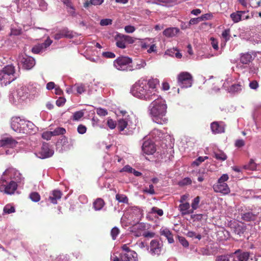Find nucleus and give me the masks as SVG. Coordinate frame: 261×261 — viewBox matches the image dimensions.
I'll use <instances>...</instances> for the list:
<instances>
[{
  "label": "nucleus",
  "mask_w": 261,
  "mask_h": 261,
  "mask_svg": "<svg viewBox=\"0 0 261 261\" xmlns=\"http://www.w3.org/2000/svg\"><path fill=\"white\" fill-rule=\"evenodd\" d=\"M15 67L13 65H8L0 70V82L2 84L7 85L13 82L15 79Z\"/></svg>",
  "instance_id": "3"
},
{
  "label": "nucleus",
  "mask_w": 261,
  "mask_h": 261,
  "mask_svg": "<svg viewBox=\"0 0 261 261\" xmlns=\"http://www.w3.org/2000/svg\"><path fill=\"white\" fill-rule=\"evenodd\" d=\"M66 102V99L64 97H60L56 100V105L58 107L63 106Z\"/></svg>",
  "instance_id": "57"
},
{
  "label": "nucleus",
  "mask_w": 261,
  "mask_h": 261,
  "mask_svg": "<svg viewBox=\"0 0 261 261\" xmlns=\"http://www.w3.org/2000/svg\"><path fill=\"white\" fill-rule=\"evenodd\" d=\"M20 62L22 65L23 68L27 70L32 69L35 64L34 59L29 56L22 57Z\"/></svg>",
  "instance_id": "14"
},
{
  "label": "nucleus",
  "mask_w": 261,
  "mask_h": 261,
  "mask_svg": "<svg viewBox=\"0 0 261 261\" xmlns=\"http://www.w3.org/2000/svg\"><path fill=\"white\" fill-rule=\"evenodd\" d=\"M136 256L135 252H125L121 254L120 259L121 261H136Z\"/></svg>",
  "instance_id": "21"
},
{
  "label": "nucleus",
  "mask_w": 261,
  "mask_h": 261,
  "mask_svg": "<svg viewBox=\"0 0 261 261\" xmlns=\"http://www.w3.org/2000/svg\"><path fill=\"white\" fill-rule=\"evenodd\" d=\"M211 128L214 134L224 133L225 125L222 122H213L211 124Z\"/></svg>",
  "instance_id": "17"
},
{
  "label": "nucleus",
  "mask_w": 261,
  "mask_h": 261,
  "mask_svg": "<svg viewBox=\"0 0 261 261\" xmlns=\"http://www.w3.org/2000/svg\"><path fill=\"white\" fill-rule=\"evenodd\" d=\"M147 230V225L144 223H140L134 225L131 231L134 236L139 237L142 236L144 232Z\"/></svg>",
  "instance_id": "11"
},
{
  "label": "nucleus",
  "mask_w": 261,
  "mask_h": 261,
  "mask_svg": "<svg viewBox=\"0 0 261 261\" xmlns=\"http://www.w3.org/2000/svg\"><path fill=\"white\" fill-rule=\"evenodd\" d=\"M96 113L100 116H105L108 114L107 110L101 108L96 109Z\"/></svg>",
  "instance_id": "46"
},
{
  "label": "nucleus",
  "mask_w": 261,
  "mask_h": 261,
  "mask_svg": "<svg viewBox=\"0 0 261 261\" xmlns=\"http://www.w3.org/2000/svg\"><path fill=\"white\" fill-rule=\"evenodd\" d=\"M153 99L149 106L150 113L153 117V121L160 124L166 123L168 121L166 117L167 106L165 100L159 96Z\"/></svg>",
  "instance_id": "2"
},
{
  "label": "nucleus",
  "mask_w": 261,
  "mask_h": 261,
  "mask_svg": "<svg viewBox=\"0 0 261 261\" xmlns=\"http://www.w3.org/2000/svg\"><path fill=\"white\" fill-rule=\"evenodd\" d=\"M179 32V30L177 28H169L163 31V35L167 37H173L176 36Z\"/></svg>",
  "instance_id": "24"
},
{
  "label": "nucleus",
  "mask_w": 261,
  "mask_h": 261,
  "mask_svg": "<svg viewBox=\"0 0 261 261\" xmlns=\"http://www.w3.org/2000/svg\"><path fill=\"white\" fill-rule=\"evenodd\" d=\"M52 136H54L51 131L44 132L42 134V137L43 139L49 140Z\"/></svg>",
  "instance_id": "44"
},
{
  "label": "nucleus",
  "mask_w": 261,
  "mask_h": 261,
  "mask_svg": "<svg viewBox=\"0 0 261 261\" xmlns=\"http://www.w3.org/2000/svg\"><path fill=\"white\" fill-rule=\"evenodd\" d=\"M179 241L184 247H187L189 246V243L185 238L179 237Z\"/></svg>",
  "instance_id": "64"
},
{
  "label": "nucleus",
  "mask_w": 261,
  "mask_h": 261,
  "mask_svg": "<svg viewBox=\"0 0 261 261\" xmlns=\"http://www.w3.org/2000/svg\"><path fill=\"white\" fill-rule=\"evenodd\" d=\"M107 124L110 128L114 129L116 126V122L112 119H108L107 121Z\"/></svg>",
  "instance_id": "56"
},
{
  "label": "nucleus",
  "mask_w": 261,
  "mask_h": 261,
  "mask_svg": "<svg viewBox=\"0 0 261 261\" xmlns=\"http://www.w3.org/2000/svg\"><path fill=\"white\" fill-rule=\"evenodd\" d=\"M11 125L12 129L14 131L20 133L24 130L27 124L26 121L24 119H22L20 117H15L12 118Z\"/></svg>",
  "instance_id": "8"
},
{
  "label": "nucleus",
  "mask_w": 261,
  "mask_h": 261,
  "mask_svg": "<svg viewBox=\"0 0 261 261\" xmlns=\"http://www.w3.org/2000/svg\"><path fill=\"white\" fill-rule=\"evenodd\" d=\"M17 184L16 182L11 181L7 186H1L0 187V191L7 194H12L14 193L15 191L17 189Z\"/></svg>",
  "instance_id": "15"
},
{
  "label": "nucleus",
  "mask_w": 261,
  "mask_h": 261,
  "mask_svg": "<svg viewBox=\"0 0 261 261\" xmlns=\"http://www.w3.org/2000/svg\"><path fill=\"white\" fill-rule=\"evenodd\" d=\"M151 213H156L160 216H162L163 215V211L162 209H160L157 207H153L151 208Z\"/></svg>",
  "instance_id": "53"
},
{
  "label": "nucleus",
  "mask_w": 261,
  "mask_h": 261,
  "mask_svg": "<svg viewBox=\"0 0 261 261\" xmlns=\"http://www.w3.org/2000/svg\"><path fill=\"white\" fill-rule=\"evenodd\" d=\"M200 19H201L199 18V17L191 19L188 23V26H187L185 28H189L191 25L196 24L198 23L200 21H201Z\"/></svg>",
  "instance_id": "47"
},
{
  "label": "nucleus",
  "mask_w": 261,
  "mask_h": 261,
  "mask_svg": "<svg viewBox=\"0 0 261 261\" xmlns=\"http://www.w3.org/2000/svg\"><path fill=\"white\" fill-rule=\"evenodd\" d=\"M54 136L64 135L66 133V129L63 127H59L51 131Z\"/></svg>",
  "instance_id": "35"
},
{
  "label": "nucleus",
  "mask_w": 261,
  "mask_h": 261,
  "mask_svg": "<svg viewBox=\"0 0 261 261\" xmlns=\"http://www.w3.org/2000/svg\"><path fill=\"white\" fill-rule=\"evenodd\" d=\"M213 189L215 192L221 193L223 194H228L230 192V189L225 182H217L213 186Z\"/></svg>",
  "instance_id": "13"
},
{
  "label": "nucleus",
  "mask_w": 261,
  "mask_h": 261,
  "mask_svg": "<svg viewBox=\"0 0 261 261\" xmlns=\"http://www.w3.org/2000/svg\"><path fill=\"white\" fill-rule=\"evenodd\" d=\"M53 154L54 151L49 148L48 144L43 143L40 150L37 153V156L43 159L51 156Z\"/></svg>",
  "instance_id": "9"
},
{
  "label": "nucleus",
  "mask_w": 261,
  "mask_h": 261,
  "mask_svg": "<svg viewBox=\"0 0 261 261\" xmlns=\"http://www.w3.org/2000/svg\"><path fill=\"white\" fill-rule=\"evenodd\" d=\"M191 183H192L191 179L189 177H186L184 179H183L182 180V181H181L180 182V185L184 186V185H190V184H191Z\"/></svg>",
  "instance_id": "59"
},
{
  "label": "nucleus",
  "mask_w": 261,
  "mask_h": 261,
  "mask_svg": "<svg viewBox=\"0 0 261 261\" xmlns=\"http://www.w3.org/2000/svg\"><path fill=\"white\" fill-rule=\"evenodd\" d=\"M77 132L80 134H84L86 133L87 131V127L83 124H80L77 126Z\"/></svg>",
  "instance_id": "52"
},
{
  "label": "nucleus",
  "mask_w": 261,
  "mask_h": 261,
  "mask_svg": "<svg viewBox=\"0 0 261 261\" xmlns=\"http://www.w3.org/2000/svg\"><path fill=\"white\" fill-rule=\"evenodd\" d=\"M68 13L71 15L72 16H75L76 13L75 11V9L73 5L71 6L68 8H67Z\"/></svg>",
  "instance_id": "61"
},
{
  "label": "nucleus",
  "mask_w": 261,
  "mask_h": 261,
  "mask_svg": "<svg viewBox=\"0 0 261 261\" xmlns=\"http://www.w3.org/2000/svg\"><path fill=\"white\" fill-rule=\"evenodd\" d=\"M192 82L193 76L189 72H181L177 76L178 84L182 88L191 87Z\"/></svg>",
  "instance_id": "5"
},
{
  "label": "nucleus",
  "mask_w": 261,
  "mask_h": 261,
  "mask_svg": "<svg viewBox=\"0 0 261 261\" xmlns=\"http://www.w3.org/2000/svg\"><path fill=\"white\" fill-rule=\"evenodd\" d=\"M246 13L245 11H237L232 13L230 17L234 23H238L242 19L243 14Z\"/></svg>",
  "instance_id": "23"
},
{
  "label": "nucleus",
  "mask_w": 261,
  "mask_h": 261,
  "mask_svg": "<svg viewBox=\"0 0 261 261\" xmlns=\"http://www.w3.org/2000/svg\"><path fill=\"white\" fill-rule=\"evenodd\" d=\"M115 40L116 41V44L117 47L122 49L126 47L125 41L122 38L121 34H119L116 36Z\"/></svg>",
  "instance_id": "27"
},
{
  "label": "nucleus",
  "mask_w": 261,
  "mask_h": 261,
  "mask_svg": "<svg viewBox=\"0 0 261 261\" xmlns=\"http://www.w3.org/2000/svg\"><path fill=\"white\" fill-rule=\"evenodd\" d=\"M116 199L119 202L122 203H127L128 202V198L126 196L123 194H117L116 195Z\"/></svg>",
  "instance_id": "36"
},
{
  "label": "nucleus",
  "mask_w": 261,
  "mask_h": 261,
  "mask_svg": "<svg viewBox=\"0 0 261 261\" xmlns=\"http://www.w3.org/2000/svg\"><path fill=\"white\" fill-rule=\"evenodd\" d=\"M132 62L131 58L126 56H120L114 60L113 65L119 70L128 71L132 70V67L129 66Z\"/></svg>",
  "instance_id": "4"
},
{
  "label": "nucleus",
  "mask_w": 261,
  "mask_h": 261,
  "mask_svg": "<svg viewBox=\"0 0 261 261\" xmlns=\"http://www.w3.org/2000/svg\"><path fill=\"white\" fill-rule=\"evenodd\" d=\"M244 168L250 170H255L256 169V164L253 159H250L248 164L244 166Z\"/></svg>",
  "instance_id": "34"
},
{
  "label": "nucleus",
  "mask_w": 261,
  "mask_h": 261,
  "mask_svg": "<svg viewBox=\"0 0 261 261\" xmlns=\"http://www.w3.org/2000/svg\"><path fill=\"white\" fill-rule=\"evenodd\" d=\"M105 203L104 200L100 198H97L93 203V206L95 211H99L103 207Z\"/></svg>",
  "instance_id": "26"
},
{
  "label": "nucleus",
  "mask_w": 261,
  "mask_h": 261,
  "mask_svg": "<svg viewBox=\"0 0 261 261\" xmlns=\"http://www.w3.org/2000/svg\"><path fill=\"white\" fill-rule=\"evenodd\" d=\"M17 143L18 142L12 137H7L0 140V147L13 148Z\"/></svg>",
  "instance_id": "16"
},
{
  "label": "nucleus",
  "mask_w": 261,
  "mask_h": 261,
  "mask_svg": "<svg viewBox=\"0 0 261 261\" xmlns=\"http://www.w3.org/2000/svg\"><path fill=\"white\" fill-rule=\"evenodd\" d=\"M135 30V28L132 25H126L124 28L125 31L127 33H132Z\"/></svg>",
  "instance_id": "60"
},
{
  "label": "nucleus",
  "mask_w": 261,
  "mask_h": 261,
  "mask_svg": "<svg viewBox=\"0 0 261 261\" xmlns=\"http://www.w3.org/2000/svg\"><path fill=\"white\" fill-rule=\"evenodd\" d=\"M199 202H200V197L199 196L196 197L192 201V202L191 204V206H192V210H193V213L194 212V210L198 208Z\"/></svg>",
  "instance_id": "37"
},
{
  "label": "nucleus",
  "mask_w": 261,
  "mask_h": 261,
  "mask_svg": "<svg viewBox=\"0 0 261 261\" xmlns=\"http://www.w3.org/2000/svg\"><path fill=\"white\" fill-rule=\"evenodd\" d=\"M62 195V192L57 190L53 191L49 195L48 200L52 203L56 204L57 200L61 198Z\"/></svg>",
  "instance_id": "18"
},
{
  "label": "nucleus",
  "mask_w": 261,
  "mask_h": 261,
  "mask_svg": "<svg viewBox=\"0 0 261 261\" xmlns=\"http://www.w3.org/2000/svg\"><path fill=\"white\" fill-rule=\"evenodd\" d=\"M121 35L122 38L124 40L125 42H126L129 44H132L135 42V40L133 37L128 35H125L122 34H121Z\"/></svg>",
  "instance_id": "49"
},
{
  "label": "nucleus",
  "mask_w": 261,
  "mask_h": 261,
  "mask_svg": "<svg viewBox=\"0 0 261 261\" xmlns=\"http://www.w3.org/2000/svg\"><path fill=\"white\" fill-rule=\"evenodd\" d=\"M233 261H256L255 256L251 255L248 252L243 251L240 249L236 250L232 253Z\"/></svg>",
  "instance_id": "6"
},
{
  "label": "nucleus",
  "mask_w": 261,
  "mask_h": 261,
  "mask_svg": "<svg viewBox=\"0 0 261 261\" xmlns=\"http://www.w3.org/2000/svg\"><path fill=\"white\" fill-rule=\"evenodd\" d=\"M229 34H230V30L229 29L225 30L222 34V36L224 39H225V41H227L229 40Z\"/></svg>",
  "instance_id": "54"
},
{
  "label": "nucleus",
  "mask_w": 261,
  "mask_h": 261,
  "mask_svg": "<svg viewBox=\"0 0 261 261\" xmlns=\"http://www.w3.org/2000/svg\"><path fill=\"white\" fill-rule=\"evenodd\" d=\"M84 116V112L82 111L75 112L73 114V119L79 120Z\"/></svg>",
  "instance_id": "48"
},
{
  "label": "nucleus",
  "mask_w": 261,
  "mask_h": 261,
  "mask_svg": "<svg viewBox=\"0 0 261 261\" xmlns=\"http://www.w3.org/2000/svg\"><path fill=\"white\" fill-rule=\"evenodd\" d=\"M53 43V41L48 37L42 43H39L34 46L32 48V51L34 54H39L43 52L46 48L49 47Z\"/></svg>",
  "instance_id": "10"
},
{
  "label": "nucleus",
  "mask_w": 261,
  "mask_h": 261,
  "mask_svg": "<svg viewBox=\"0 0 261 261\" xmlns=\"http://www.w3.org/2000/svg\"><path fill=\"white\" fill-rule=\"evenodd\" d=\"M228 179V176L227 174H223L218 180V182H225Z\"/></svg>",
  "instance_id": "63"
},
{
  "label": "nucleus",
  "mask_w": 261,
  "mask_h": 261,
  "mask_svg": "<svg viewBox=\"0 0 261 261\" xmlns=\"http://www.w3.org/2000/svg\"><path fill=\"white\" fill-rule=\"evenodd\" d=\"M30 199L34 202H37L40 200V195L38 192H34L30 194Z\"/></svg>",
  "instance_id": "38"
},
{
  "label": "nucleus",
  "mask_w": 261,
  "mask_h": 261,
  "mask_svg": "<svg viewBox=\"0 0 261 261\" xmlns=\"http://www.w3.org/2000/svg\"><path fill=\"white\" fill-rule=\"evenodd\" d=\"M234 231L235 233L241 236L242 234L244 233V228L243 226L238 224L234 228Z\"/></svg>",
  "instance_id": "41"
},
{
  "label": "nucleus",
  "mask_w": 261,
  "mask_h": 261,
  "mask_svg": "<svg viewBox=\"0 0 261 261\" xmlns=\"http://www.w3.org/2000/svg\"><path fill=\"white\" fill-rule=\"evenodd\" d=\"M17 95L22 100H24L29 96V90L26 86H21L17 89Z\"/></svg>",
  "instance_id": "22"
},
{
  "label": "nucleus",
  "mask_w": 261,
  "mask_h": 261,
  "mask_svg": "<svg viewBox=\"0 0 261 261\" xmlns=\"http://www.w3.org/2000/svg\"><path fill=\"white\" fill-rule=\"evenodd\" d=\"M190 205L189 202L181 203L178 206V208L182 215H186L193 213V210L190 209Z\"/></svg>",
  "instance_id": "20"
},
{
  "label": "nucleus",
  "mask_w": 261,
  "mask_h": 261,
  "mask_svg": "<svg viewBox=\"0 0 261 261\" xmlns=\"http://www.w3.org/2000/svg\"><path fill=\"white\" fill-rule=\"evenodd\" d=\"M142 151L146 154H152L156 151L154 144L151 141H145L142 147Z\"/></svg>",
  "instance_id": "12"
},
{
  "label": "nucleus",
  "mask_w": 261,
  "mask_h": 261,
  "mask_svg": "<svg viewBox=\"0 0 261 261\" xmlns=\"http://www.w3.org/2000/svg\"><path fill=\"white\" fill-rule=\"evenodd\" d=\"M134 169L129 165L125 166L121 170L120 172H126L128 173H132Z\"/></svg>",
  "instance_id": "62"
},
{
  "label": "nucleus",
  "mask_w": 261,
  "mask_h": 261,
  "mask_svg": "<svg viewBox=\"0 0 261 261\" xmlns=\"http://www.w3.org/2000/svg\"><path fill=\"white\" fill-rule=\"evenodd\" d=\"M144 193H149L151 195L155 194V191L154 190V187L152 185H150L149 186V188H146L143 190Z\"/></svg>",
  "instance_id": "50"
},
{
  "label": "nucleus",
  "mask_w": 261,
  "mask_h": 261,
  "mask_svg": "<svg viewBox=\"0 0 261 261\" xmlns=\"http://www.w3.org/2000/svg\"><path fill=\"white\" fill-rule=\"evenodd\" d=\"M102 56L106 58H114L115 57V54L110 51L103 52Z\"/></svg>",
  "instance_id": "55"
},
{
  "label": "nucleus",
  "mask_w": 261,
  "mask_h": 261,
  "mask_svg": "<svg viewBox=\"0 0 261 261\" xmlns=\"http://www.w3.org/2000/svg\"><path fill=\"white\" fill-rule=\"evenodd\" d=\"M161 234L167 238L169 243H173L174 239L173 236L169 230L164 229L161 232Z\"/></svg>",
  "instance_id": "30"
},
{
  "label": "nucleus",
  "mask_w": 261,
  "mask_h": 261,
  "mask_svg": "<svg viewBox=\"0 0 261 261\" xmlns=\"http://www.w3.org/2000/svg\"><path fill=\"white\" fill-rule=\"evenodd\" d=\"M15 212L14 206L10 204L6 205L3 209V214H10Z\"/></svg>",
  "instance_id": "33"
},
{
  "label": "nucleus",
  "mask_w": 261,
  "mask_h": 261,
  "mask_svg": "<svg viewBox=\"0 0 261 261\" xmlns=\"http://www.w3.org/2000/svg\"><path fill=\"white\" fill-rule=\"evenodd\" d=\"M255 55L253 53L247 52L241 53L240 55L239 63L237 65V67L241 69H244L249 65L254 59Z\"/></svg>",
  "instance_id": "7"
},
{
  "label": "nucleus",
  "mask_w": 261,
  "mask_h": 261,
  "mask_svg": "<svg viewBox=\"0 0 261 261\" xmlns=\"http://www.w3.org/2000/svg\"><path fill=\"white\" fill-rule=\"evenodd\" d=\"M159 85V81L157 79L140 80L133 85L131 91L133 95L137 97L151 100L158 97Z\"/></svg>",
  "instance_id": "1"
},
{
  "label": "nucleus",
  "mask_w": 261,
  "mask_h": 261,
  "mask_svg": "<svg viewBox=\"0 0 261 261\" xmlns=\"http://www.w3.org/2000/svg\"><path fill=\"white\" fill-rule=\"evenodd\" d=\"M130 121L128 118L120 119L118 120L117 128L119 131H123L127 126L128 122Z\"/></svg>",
  "instance_id": "25"
},
{
  "label": "nucleus",
  "mask_w": 261,
  "mask_h": 261,
  "mask_svg": "<svg viewBox=\"0 0 261 261\" xmlns=\"http://www.w3.org/2000/svg\"><path fill=\"white\" fill-rule=\"evenodd\" d=\"M119 233L120 230L117 227H113L111 231V235L112 239L115 240Z\"/></svg>",
  "instance_id": "42"
},
{
  "label": "nucleus",
  "mask_w": 261,
  "mask_h": 261,
  "mask_svg": "<svg viewBox=\"0 0 261 261\" xmlns=\"http://www.w3.org/2000/svg\"><path fill=\"white\" fill-rule=\"evenodd\" d=\"M242 218L246 221H254L256 218V215L251 212H247L242 215Z\"/></svg>",
  "instance_id": "28"
},
{
  "label": "nucleus",
  "mask_w": 261,
  "mask_h": 261,
  "mask_svg": "<svg viewBox=\"0 0 261 261\" xmlns=\"http://www.w3.org/2000/svg\"><path fill=\"white\" fill-rule=\"evenodd\" d=\"M208 157L205 156H199L198 157L195 161L193 162V165H196L197 166H199L200 163L204 162L205 160L207 159Z\"/></svg>",
  "instance_id": "45"
},
{
  "label": "nucleus",
  "mask_w": 261,
  "mask_h": 261,
  "mask_svg": "<svg viewBox=\"0 0 261 261\" xmlns=\"http://www.w3.org/2000/svg\"><path fill=\"white\" fill-rule=\"evenodd\" d=\"M187 236L190 238H195L197 239L198 240H201V236L200 234H197L194 231H188L187 233Z\"/></svg>",
  "instance_id": "43"
},
{
  "label": "nucleus",
  "mask_w": 261,
  "mask_h": 261,
  "mask_svg": "<svg viewBox=\"0 0 261 261\" xmlns=\"http://www.w3.org/2000/svg\"><path fill=\"white\" fill-rule=\"evenodd\" d=\"M112 23V20L111 19L106 18L101 19L100 21V24L101 26H106L110 25Z\"/></svg>",
  "instance_id": "51"
},
{
  "label": "nucleus",
  "mask_w": 261,
  "mask_h": 261,
  "mask_svg": "<svg viewBox=\"0 0 261 261\" xmlns=\"http://www.w3.org/2000/svg\"><path fill=\"white\" fill-rule=\"evenodd\" d=\"M245 144V141L243 139L237 140L235 142V146L237 147L240 148L244 146Z\"/></svg>",
  "instance_id": "58"
},
{
  "label": "nucleus",
  "mask_w": 261,
  "mask_h": 261,
  "mask_svg": "<svg viewBox=\"0 0 261 261\" xmlns=\"http://www.w3.org/2000/svg\"><path fill=\"white\" fill-rule=\"evenodd\" d=\"M150 251L153 254L159 255L161 251V247L159 242L156 240H153L150 243Z\"/></svg>",
  "instance_id": "19"
},
{
  "label": "nucleus",
  "mask_w": 261,
  "mask_h": 261,
  "mask_svg": "<svg viewBox=\"0 0 261 261\" xmlns=\"http://www.w3.org/2000/svg\"><path fill=\"white\" fill-rule=\"evenodd\" d=\"M74 87L75 88L78 94H81L86 91L85 87L83 84H75Z\"/></svg>",
  "instance_id": "39"
},
{
  "label": "nucleus",
  "mask_w": 261,
  "mask_h": 261,
  "mask_svg": "<svg viewBox=\"0 0 261 261\" xmlns=\"http://www.w3.org/2000/svg\"><path fill=\"white\" fill-rule=\"evenodd\" d=\"M216 261H233V256L232 254L219 255L216 257Z\"/></svg>",
  "instance_id": "29"
},
{
  "label": "nucleus",
  "mask_w": 261,
  "mask_h": 261,
  "mask_svg": "<svg viewBox=\"0 0 261 261\" xmlns=\"http://www.w3.org/2000/svg\"><path fill=\"white\" fill-rule=\"evenodd\" d=\"M242 89V86L240 84L232 85L230 87V91L232 92H238L241 91Z\"/></svg>",
  "instance_id": "40"
},
{
  "label": "nucleus",
  "mask_w": 261,
  "mask_h": 261,
  "mask_svg": "<svg viewBox=\"0 0 261 261\" xmlns=\"http://www.w3.org/2000/svg\"><path fill=\"white\" fill-rule=\"evenodd\" d=\"M214 157L220 161H224L227 159V155L222 151L214 152Z\"/></svg>",
  "instance_id": "31"
},
{
  "label": "nucleus",
  "mask_w": 261,
  "mask_h": 261,
  "mask_svg": "<svg viewBox=\"0 0 261 261\" xmlns=\"http://www.w3.org/2000/svg\"><path fill=\"white\" fill-rule=\"evenodd\" d=\"M60 35L62 36V37H65L70 39L73 37V32L67 29H65L62 30L60 32Z\"/></svg>",
  "instance_id": "32"
}]
</instances>
